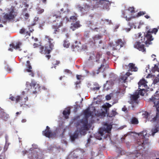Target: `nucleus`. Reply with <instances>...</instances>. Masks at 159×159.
<instances>
[{
  "mask_svg": "<svg viewBox=\"0 0 159 159\" xmlns=\"http://www.w3.org/2000/svg\"><path fill=\"white\" fill-rule=\"evenodd\" d=\"M139 135V138L137 139L135 147L136 149L139 150L142 147L144 148L145 145L149 143L148 138L150 134H147L146 130H143Z\"/></svg>",
  "mask_w": 159,
  "mask_h": 159,
  "instance_id": "1",
  "label": "nucleus"
},
{
  "mask_svg": "<svg viewBox=\"0 0 159 159\" xmlns=\"http://www.w3.org/2000/svg\"><path fill=\"white\" fill-rule=\"evenodd\" d=\"M148 101L150 104H153V107H155L156 109V116L151 121L155 122L159 117V92L156 91L154 95L148 99Z\"/></svg>",
  "mask_w": 159,
  "mask_h": 159,
  "instance_id": "2",
  "label": "nucleus"
},
{
  "mask_svg": "<svg viewBox=\"0 0 159 159\" xmlns=\"http://www.w3.org/2000/svg\"><path fill=\"white\" fill-rule=\"evenodd\" d=\"M85 117L81 120H80L76 123V126H81L80 130V132L81 133L84 130H89V125L88 118L91 115V113L89 109H87L84 111Z\"/></svg>",
  "mask_w": 159,
  "mask_h": 159,
  "instance_id": "3",
  "label": "nucleus"
},
{
  "mask_svg": "<svg viewBox=\"0 0 159 159\" xmlns=\"http://www.w3.org/2000/svg\"><path fill=\"white\" fill-rule=\"evenodd\" d=\"M61 15V12L58 11L52 13L50 17V18H51L52 17L55 16L56 18V20L53 21L54 24L52 26V29L54 30V34L58 32V29L62 26L63 22Z\"/></svg>",
  "mask_w": 159,
  "mask_h": 159,
  "instance_id": "4",
  "label": "nucleus"
},
{
  "mask_svg": "<svg viewBox=\"0 0 159 159\" xmlns=\"http://www.w3.org/2000/svg\"><path fill=\"white\" fill-rule=\"evenodd\" d=\"M25 93L24 91H23L20 96L18 95L15 97L13 96H11L9 98V99L12 101H16V103H20V106H22L23 105L25 104L26 102L28 100V98L27 96L24 97Z\"/></svg>",
  "mask_w": 159,
  "mask_h": 159,
  "instance_id": "5",
  "label": "nucleus"
},
{
  "mask_svg": "<svg viewBox=\"0 0 159 159\" xmlns=\"http://www.w3.org/2000/svg\"><path fill=\"white\" fill-rule=\"evenodd\" d=\"M102 53L101 52H90L88 54V60L91 61L93 63L95 61L97 63H99L102 59Z\"/></svg>",
  "mask_w": 159,
  "mask_h": 159,
  "instance_id": "6",
  "label": "nucleus"
},
{
  "mask_svg": "<svg viewBox=\"0 0 159 159\" xmlns=\"http://www.w3.org/2000/svg\"><path fill=\"white\" fill-rule=\"evenodd\" d=\"M90 16L91 17V20L87 21L86 24L87 26L93 30L98 31V30L99 29V28L97 27L98 25V23L94 22V21L97 19V18L94 17L92 15Z\"/></svg>",
  "mask_w": 159,
  "mask_h": 159,
  "instance_id": "7",
  "label": "nucleus"
},
{
  "mask_svg": "<svg viewBox=\"0 0 159 159\" xmlns=\"http://www.w3.org/2000/svg\"><path fill=\"white\" fill-rule=\"evenodd\" d=\"M106 127L102 128L98 131V135H95V137L99 140H101L102 139V137L104 134V132L106 131L107 133H109L112 128V125L107 124L105 125Z\"/></svg>",
  "mask_w": 159,
  "mask_h": 159,
  "instance_id": "8",
  "label": "nucleus"
},
{
  "mask_svg": "<svg viewBox=\"0 0 159 159\" xmlns=\"http://www.w3.org/2000/svg\"><path fill=\"white\" fill-rule=\"evenodd\" d=\"M9 11V13H6L3 16V19L5 21H10L14 19L17 14V13L14 8H11Z\"/></svg>",
  "mask_w": 159,
  "mask_h": 159,
  "instance_id": "9",
  "label": "nucleus"
},
{
  "mask_svg": "<svg viewBox=\"0 0 159 159\" xmlns=\"http://www.w3.org/2000/svg\"><path fill=\"white\" fill-rule=\"evenodd\" d=\"M53 49V45L52 44L49 47L46 45L44 47L41 46H40L39 47V52L42 54H49Z\"/></svg>",
  "mask_w": 159,
  "mask_h": 159,
  "instance_id": "10",
  "label": "nucleus"
},
{
  "mask_svg": "<svg viewBox=\"0 0 159 159\" xmlns=\"http://www.w3.org/2000/svg\"><path fill=\"white\" fill-rule=\"evenodd\" d=\"M28 158L30 159H38V152L35 149H31L27 152Z\"/></svg>",
  "mask_w": 159,
  "mask_h": 159,
  "instance_id": "11",
  "label": "nucleus"
},
{
  "mask_svg": "<svg viewBox=\"0 0 159 159\" xmlns=\"http://www.w3.org/2000/svg\"><path fill=\"white\" fill-rule=\"evenodd\" d=\"M102 38V36L101 35L98 34H96L92 38L90 39L89 42L93 44H95L98 42L99 44H101L102 43V41L101 40Z\"/></svg>",
  "mask_w": 159,
  "mask_h": 159,
  "instance_id": "12",
  "label": "nucleus"
},
{
  "mask_svg": "<svg viewBox=\"0 0 159 159\" xmlns=\"http://www.w3.org/2000/svg\"><path fill=\"white\" fill-rule=\"evenodd\" d=\"M147 32L144 33V35L145 36L146 40V44H151V42L153 40V38L150 33V30H146Z\"/></svg>",
  "mask_w": 159,
  "mask_h": 159,
  "instance_id": "13",
  "label": "nucleus"
},
{
  "mask_svg": "<svg viewBox=\"0 0 159 159\" xmlns=\"http://www.w3.org/2000/svg\"><path fill=\"white\" fill-rule=\"evenodd\" d=\"M139 95L138 93L135 92V93L131 95L130 97V103H136L138 104V99L139 98Z\"/></svg>",
  "mask_w": 159,
  "mask_h": 159,
  "instance_id": "14",
  "label": "nucleus"
},
{
  "mask_svg": "<svg viewBox=\"0 0 159 159\" xmlns=\"http://www.w3.org/2000/svg\"><path fill=\"white\" fill-rule=\"evenodd\" d=\"M119 45H120V48L123 47L124 45V42L121 39H118L116 41L115 44L113 45V49L114 50L117 49V46Z\"/></svg>",
  "mask_w": 159,
  "mask_h": 159,
  "instance_id": "15",
  "label": "nucleus"
},
{
  "mask_svg": "<svg viewBox=\"0 0 159 159\" xmlns=\"http://www.w3.org/2000/svg\"><path fill=\"white\" fill-rule=\"evenodd\" d=\"M134 46L135 48H137L139 51H141L142 52H144L145 51L144 45L141 44V43L139 42H137L135 43Z\"/></svg>",
  "mask_w": 159,
  "mask_h": 159,
  "instance_id": "16",
  "label": "nucleus"
},
{
  "mask_svg": "<svg viewBox=\"0 0 159 159\" xmlns=\"http://www.w3.org/2000/svg\"><path fill=\"white\" fill-rule=\"evenodd\" d=\"M27 68L28 69H25L24 70L25 72H30V75H31L32 76H34V74L32 72V70H31L32 68L30 65V61H26V65Z\"/></svg>",
  "mask_w": 159,
  "mask_h": 159,
  "instance_id": "17",
  "label": "nucleus"
},
{
  "mask_svg": "<svg viewBox=\"0 0 159 159\" xmlns=\"http://www.w3.org/2000/svg\"><path fill=\"white\" fill-rule=\"evenodd\" d=\"M147 82L144 79H142L140 80L138 83L139 89H141V88H147L148 86L147 85Z\"/></svg>",
  "mask_w": 159,
  "mask_h": 159,
  "instance_id": "18",
  "label": "nucleus"
},
{
  "mask_svg": "<svg viewBox=\"0 0 159 159\" xmlns=\"http://www.w3.org/2000/svg\"><path fill=\"white\" fill-rule=\"evenodd\" d=\"M146 14V12L145 11H140L139 12L138 14L136 16H132L131 17L129 18H128L127 16H124V17L126 19V20L127 21H130L132 18H135V17H139L142 15H145Z\"/></svg>",
  "mask_w": 159,
  "mask_h": 159,
  "instance_id": "19",
  "label": "nucleus"
},
{
  "mask_svg": "<svg viewBox=\"0 0 159 159\" xmlns=\"http://www.w3.org/2000/svg\"><path fill=\"white\" fill-rule=\"evenodd\" d=\"M99 4H102L104 7L106 8L109 7V5H110L109 1L107 0H100Z\"/></svg>",
  "mask_w": 159,
  "mask_h": 159,
  "instance_id": "20",
  "label": "nucleus"
},
{
  "mask_svg": "<svg viewBox=\"0 0 159 159\" xmlns=\"http://www.w3.org/2000/svg\"><path fill=\"white\" fill-rule=\"evenodd\" d=\"M26 85H30V86H31V89H32V88H33V89H35V91H34L33 92V93L34 94H36L37 93V90H36L37 88L35 87L36 86L38 87V90L40 89V87H39V86L36 85V84L32 82L30 84L29 83H27Z\"/></svg>",
  "mask_w": 159,
  "mask_h": 159,
  "instance_id": "21",
  "label": "nucleus"
},
{
  "mask_svg": "<svg viewBox=\"0 0 159 159\" xmlns=\"http://www.w3.org/2000/svg\"><path fill=\"white\" fill-rule=\"evenodd\" d=\"M81 26L80 24L79 21H77L75 23L71 24L70 28L73 31L75 30L76 28H78Z\"/></svg>",
  "mask_w": 159,
  "mask_h": 159,
  "instance_id": "22",
  "label": "nucleus"
},
{
  "mask_svg": "<svg viewBox=\"0 0 159 159\" xmlns=\"http://www.w3.org/2000/svg\"><path fill=\"white\" fill-rule=\"evenodd\" d=\"M42 133L43 135L48 138H50L52 135V132L50 129L43 131Z\"/></svg>",
  "mask_w": 159,
  "mask_h": 159,
  "instance_id": "23",
  "label": "nucleus"
},
{
  "mask_svg": "<svg viewBox=\"0 0 159 159\" xmlns=\"http://www.w3.org/2000/svg\"><path fill=\"white\" fill-rule=\"evenodd\" d=\"M45 40L46 41H47L49 43V45H48L49 47L50 46L51 44L53 45V48L54 47V44L52 42L53 41V39H52L48 35H45Z\"/></svg>",
  "mask_w": 159,
  "mask_h": 159,
  "instance_id": "24",
  "label": "nucleus"
},
{
  "mask_svg": "<svg viewBox=\"0 0 159 159\" xmlns=\"http://www.w3.org/2000/svg\"><path fill=\"white\" fill-rule=\"evenodd\" d=\"M139 122L137 118L134 117H132L129 122V123L130 124L134 125L138 124Z\"/></svg>",
  "mask_w": 159,
  "mask_h": 159,
  "instance_id": "25",
  "label": "nucleus"
},
{
  "mask_svg": "<svg viewBox=\"0 0 159 159\" xmlns=\"http://www.w3.org/2000/svg\"><path fill=\"white\" fill-rule=\"evenodd\" d=\"M138 38L139 39V40L141 43H144L146 44V40L144 35L143 36H142V34L140 33L138 34Z\"/></svg>",
  "mask_w": 159,
  "mask_h": 159,
  "instance_id": "26",
  "label": "nucleus"
},
{
  "mask_svg": "<svg viewBox=\"0 0 159 159\" xmlns=\"http://www.w3.org/2000/svg\"><path fill=\"white\" fill-rule=\"evenodd\" d=\"M70 113V109L67 108L64 110L63 112V114L64 116L66 118H68V116Z\"/></svg>",
  "mask_w": 159,
  "mask_h": 159,
  "instance_id": "27",
  "label": "nucleus"
},
{
  "mask_svg": "<svg viewBox=\"0 0 159 159\" xmlns=\"http://www.w3.org/2000/svg\"><path fill=\"white\" fill-rule=\"evenodd\" d=\"M81 46V43L80 41H76L72 45V47L73 48H76L78 49Z\"/></svg>",
  "mask_w": 159,
  "mask_h": 159,
  "instance_id": "28",
  "label": "nucleus"
},
{
  "mask_svg": "<svg viewBox=\"0 0 159 159\" xmlns=\"http://www.w3.org/2000/svg\"><path fill=\"white\" fill-rule=\"evenodd\" d=\"M139 89V90L138 91H136V92L138 93L139 96L140 95L142 96H143L146 92V90L145 88H141V89Z\"/></svg>",
  "mask_w": 159,
  "mask_h": 159,
  "instance_id": "29",
  "label": "nucleus"
},
{
  "mask_svg": "<svg viewBox=\"0 0 159 159\" xmlns=\"http://www.w3.org/2000/svg\"><path fill=\"white\" fill-rule=\"evenodd\" d=\"M68 4H67L65 3L63 5V7H66V9L65 10H64V9L63 8H62L61 9V11H63V13H65L66 12H69L70 11V10L68 8Z\"/></svg>",
  "mask_w": 159,
  "mask_h": 159,
  "instance_id": "30",
  "label": "nucleus"
},
{
  "mask_svg": "<svg viewBox=\"0 0 159 159\" xmlns=\"http://www.w3.org/2000/svg\"><path fill=\"white\" fill-rule=\"evenodd\" d=\"M79 133L77 131L75 132L74 134L70 136L71 140L72 141H74L75 139H77L78 137Z\"/></svg>",
  "mask_w": 159,
  "mask_h": 159,
  "instance_id": "31",
  "label": "nucleus"
},
{
  "mask_svg": "<svg viewBox=\"0 0 159 159\" xmlns=\"http://www.w3.org/2000/svg\"><path fill=\"white\" fill-rule=\"evenodd\" d=\"M129 69L131 70L134 71H136L137 70V68L135 67V65L132 63H130L129 64Z\"/></svg>",
  "mask_w": 159,
  "mask_h": 159,
  "instance_id": "32",
  "label": "nucleus"
},
{
  "mask_svg": "<svg viewBox=\"0 0 159 159\" xmlns=\"http://www.w3.org/2000/svg\"><path fill=\"white\" fill-rule=\"evenodd\" d=\"M103 66V65H101V66L99 67L98 69L93 70L92 72V75L93 76H94L96 74H98L100 72L99 70H100L102 68Z\"/></svg>",
  "mask_w": 159,
  "mask_h": 159,
  "instance_id": "33",
  "label": "nucleus"
},
{
  "mask_svg": "<svg viewBox=\"0 0 159 159\" xmlns=\"http://www.w3.org/2000/svg\"><path fill=\"white\" fill-rule=\"evenodd\" d=\"M146 30H150V32L151 34L153 33L155 34H156L158 31V29L157 28H154L152 29H149V27L148 26H147L146 27Z\"/></svg>",
  "mask_w": 159,
  "mask_h": 159,
  "instance_id": "34",
  "label": "nucleus"
},
{
  "mask_svg": "<svg viewBox=\"0 0 159 159\" xmlns=\"http://www.w3.org/2000/svg\"><path fill=\"white\" fill-rule=\"evenodd\" d=\"M127 77L126 75L121 76V77L119 79V81L122 83H125V81L127 80Z\"/></svg>",
  "mask_w": 159,
  "mask_h": 159,
  "instance_id": "35",
  "label": "nucleus"
},
{
  "mask_svg": "<svg viewBox=\"0 0 159 159\" xmlns=\"http://www.w3.org/2000/svg\"><path fill=\"white\" fill-rule=\"evenodd\" d=\"M27 8H24L23 9V14H25L24 16L26 20L28 19L29 17V15L27 13H24V12H25L27 11Z\"/></svg>",
  "mask_w": 159,
  "mask_h": 159,
  "instance_id": "36",
  "label": "nucleus"
},
{
  "mask_svg": "<svg viewBox=\"0 0 159 159\" xmlns=\"http://www.w3.org/2000/svg\"><path fill=\"white\" fill-rule=\"evenodd\" d=\"M77 15L76 13H75L74 15L73 16H71L70 17V21H72L73 22L76 21L77 20Z\"/></svg>",
  "mask_w": 159,
  "mask_h": 159,
  "instance_id": "37",
  "label": "nucleus"
},
{
  "mask_svg": "<svg viewBox=\"0 0 159 159\" xmlns=\"http://www.w3.org/2000/svg\"><path fill=\"white\" fill-rule=\"evenodd\" d=\"M152 134L154 136V134L158 131H159V126L158 127H155L154 128L152 129Z\"/></svg>",
  "mask_w": 159,
  "mask_h": 159,
  "instance_id": "38",
  "label": "nucleus"
},
{
  "mask_svg": "<svg viewBox=\"0 0 159 159\" xmlns=\"http://www.w3.org/2000/svg\"><path fill=\"white\" fill-rule=\"evenodd\" d=\"M142 115L143 118L147 119L149 115V113L147 111H144L143 112Z\"/></svg>",
  "mask_w": 159,
  "mask_h": 159,
  "instance_id": "39",
  "label": "nucleus"
},
{
  "mask_svg": "<svg viewBox=\"0 0 159 159\" xmlns=\"http://www.w3.org/2000/svg\"><path fill=\"white\" fill-rule=\"evenodd\" d=\"M117 113L115 110H112L110 114H108L110 117H112L116 115Z\"/></svg>",
  "mask_w": 159,
  "mask_h": 159,
  "instance_id": "40",
  "label": "nucleus"
},
{
  "mask_svg": "<svg viewBox=\"0 0 159 159\" xmlns=\"http://www.w3.org/2000/svg\"><path fill=\"white\" fill-rule=\"evenodd\" d=\"M25 32H26V34L29 36L30 35V33H29L28 31H26V30L24 28L21 29L20 31V33L21 34L25 33Z\"/></svg>",
  "mask_w": 159,
  "mask_h": 159,
  "instance_id": "41",
  "label": "nucleus"
},
{
  "mask_svg": "<svg viewBox=\"0 0 159 159\" xmlns=\"http://www.w3.org/2000/svg\"><path fill=\"white\" fill-rule=\"evenodd\" d=\"M63 45L64 47L68 48L70 45V43H69L68 41L65 40L64 41V43Z\"/></svg>",
  "mask_w": 159,
  "mask_h": 159,
  "instance_id": "42",
  "label": "nucleus"
},
{
  "mask_svg": "<svg viewBox=\"0 0 159 159\" xmlns=\"http://www.w3.org/2000/svg\"><path fill=\"white\" fill-rule=\"evenodd\" d=\"M128 10L132 13H134L135 12L134 8L133 7H130L128 9Z\"/></svg>",
  "mask_w": 159,
  "mask_h": 159,
  "instance_id": "43",
  "label": "nucleus"
},
{
  "mask_svg": "<svg viewBox=\"0 0 159 159\" xmlns=\"http://www.w3.org/2000/svg\"><path fill=\"white\" fill-rule=\"evenodd\" d=\"M133 25V24L132 23H131L130 22H129L128 23V25L130 27V28L128 29H125V30L127 32H129L131 28V26Z\"/></svg>",
  "mask_w": 159,
  "mask_h": 159,
  "instance_id": "44",
  "label": "nucleus"
},
{
  "mask_svg": "<svg viewBox=\"0 0 159 159\" xmlns=\"http://www.w3.org/2000/svg\"><path fill=\"white\" fill-rule=\"evenodd\" d=\"M10 46L12 48H10L8 49V50L9 51H12V48L15 49V45H14V44L12 43L11 44H10Z\"/></svg>",
  "mask_w": 159,
  "mask_h": 159,
  "instance_id": "45",
  "label": "nucleus"
},
{
  "mask_svg": "<svg viewBox=\"0 0 159 159\" xmlns=\"http://www.w3.org/2000/svg\"><path fill=\"white\" fill-rule=\"evenodd\" d=\"M44 11V10L43 9L39 8L38 10L37 13L39 14H41L43 13Z\"/></svg>",
  "mask_w": 159,
  "mask_h": 159,
  "instance_id": "46",
  "label": "nucleus"
},
{
  "mask_svg": "<svg viewBox=\"0 0 159 159\" xmlns=\"http://www.w3.org/2000/svg\"><path fill=\"white\" fill-rule=\"evenodd\" d=\"M104 108L106 113L109 114L108 113L109 110V108L106 107V106H104Z\"/></svg>",
  "mask_w": 159,
  "mask_h": 159,
  "instance_id": "47",
  "label": "nucleus"
},
{
  "mask_svg": "<svg viewBox=\"0 0 159 159\" xmlns=\"http://www.w3.org/2000/svg\"><path fill=\"white\" fill-rule=\"evenodd\" d=\"M28 30L30 31L29 32L30 33V32H32L34 31V30L32 27V26L31 25H29L28 26Z\"/></svg>",
  "mask_w": 159,
  "mask_h": 159,
  "instance_id": "48",
  "label": "nucleus"
},
{
  "mask_svg": "<svg viewBox=\"0 0 159 159\" xmlns=\"http://www.w3.org/2000/svg\"><path fill=\"white\" fill-rule=\"evenodd\" d=\"M21 45V43H17L16 45H15V49H18L20 48V45Z\"/></svg>",
  "mask_w": 159,
  "mask_h": 159,
  "instance_id": "49",
  "label": "nucleus"
},
{
  "mask_svg": "<svg viewBox=\"0 0 159 159\" xmlns=\"http://www.w3.org/2000/svg\"><path fill=\"white\" fill-rule=\"evenodd\" d=\"M101 65H103V66H102V68L99 70L100 72H103L105 70V67H104L105 66L104 65V63L103 64H102Z\"/></svg>",
  "mask_w": 159,
  "mask_h": 159,
  "instance_id": "50",
  "label": "nucleus"
},
{
  "mask_svg": "<svg viewBox=\"0 0 159 159\" xmlns=\"http://www.w3.org/2000/svg\"><path fill=\"white\" fill-rule=\"evenodd\" d=\"M106 98L107 100H109L111 99V97L109 95H107L106 96Z\"/></svg>",
  "mask_w": 159,
  "mask_h": 159,
  "instance_id": "51",
  "label": "nucleus"
},
{
  "mask_svg": "<svg viewBox=\"0 0 159 159\" xmlns=\"http://www.w3.org/2000/svg\"><path fill=\"white\" fill-rule=\"evenodd\" d=\"M53 63H54V65H58L60 63V61H55L53 62Z\"/></svg>",
  "mask_w": 159,
  "mask_h": 159,
  "instance_id": "52",
  "label": "nucleus"
},
{
  "mask_svg": "<svg viewBox=\"0 0 159 159\" xmlns=\"http://www.w3.org/2000/svg\"><path fill=\"white\" fill-rule=\"evenodd\" d=\"M82 77V76L81 75H76V77L77 78V80H80L81 79V78Z\"/></svg>",
  "mask_w": 159,
  "mask_h": 159,
  "instance_id": "53",
  "label": "nucleus"
},
{
  "mask_svg": "<svg viewBox=\"0 0 159 159\" xmlns=\"http://www.w3.org/2000/svg\"><path fill=\"white\" fill-rule=\"evenodd\" d=\"M100 89V87H95L93 88L92 90L93 91H95V90H99Z\"/></svg>",
  "mask_w": 159,
  "mask_h": 159,
  "instance_id": "54",
  "label": "nucleus"
},
{
  "mask_svg": "<svg viewBox=\"0 0 159 159\" xmlns=\"http://www.w3.org/2000/svg\"><path fill=\"white\" fill-rule=\"evenodd\" d=\"M122 111H125L127 110V108L125 106H124V107L122 108Z\"/></svg>",
  "mask_w": 159,
  "mask_h": 159,
  "instance_id": "55",
  "label": "nucleus"
},
{
  "mask_svg": "<svg viewBox=\"0 0 159 159\" xmlns=\"http://www.w3.org/2000/svg\"><path fill=\"white\" fill-rule=\"evenodd\" d=\"M92 138V136L91 135L90 136V137L87 140V143H89L91 141V138Z\"/></svg>",
  "mask_w": 159,
  "mask_h": 159,
  "instance_id": "56",
  "label": "nucleus"
},
{
  "mask_svg": "<svg viewBox=\"0 0 159 159\" xmlns=\"http://www.w3.org/2000/svg\"><path fill=\"white\" fill-rule=\"evenodd\" d=\"M157 68L155 66L153 67L152 69V71L154 72L156 70Z\"/></svg>",
  "mask_w": 159,
  "mask_h": 159,
  "instance_id": "57",
  "label": "nucleus"
},
{
  "mask_svg": "<svg viewBox=\"0 0 159 159\" xmlns=\"http://www.w3.org/2000/svg\"><path fill=\"white\" fill-rule=\"evenodd\" d=\"M111 105L109 104V103H107V106H106V107L109 108L110 107H111Z\"/></svg>",
  "mask_w": 159,
  "mask_h": 159,
  "instance_id": "58",
  "label": "nucleus"
},
{
  "mask_svg": "<svg viewBox=\"0 0 159 159\" xmlns=\"http://www.w3.org/2000/svg\"><path fill=\"white\" fill-rule=\"evenodd\" d=\"M7 70L9 72H10L11 71V70L10 67L8 66L7 68Z\"/></svg>",
  "mask_w": 159,
  "mask_h": 159,
  "instance_id": "59",
  "label": "nucleus"
},
{
  "mask_svg": "<svg viewBox=\"0 0 159 159\" xmlns=\"http://www.w3.org/2000/svg\"><path fill=\"white\" fill-rule=\"evenodd\" d=\"M64 72H66V73H70V71L68 69H66L64 70Z\"/></svg>",
  "mask_w": 159,
  "mask_h": 159,
  "instance_id": "60",
  "label": "nucleus"
},
{
  "mask_svg": "<svg viewBox=\"0 0 159 159\" xmlns=\"http://www.w3.org/2000/svg\"><path fill=\"white\" fill-rule=\"evenodd\" d=\"M38 46H39L38 44L34 43L33 44V46L34 48H36V47H38Z\"/></svg>",
  "mask_w": 159,
  "mask_h": 159,
  "instance_id": "61",
  "label": "nucleus"
},
{
  "mask_svg": "<svg viewBox=\"0 0 159 159\" xmlns=\"http://www.w3.org/2000/svg\"><path fill=\"white\" fill-rule=\"evenodd\" d=\"M24 5L26 7H27V8L29 6V5L28 4H27L26 2H24Z\"/></svg>",
  "mask_w": 159,
  "mask_h": 159,
  "instance_id": "62",
  "label": "nucleus"
},
{
  "mask_svg": "<svg viewBox=\"0 0 159 159\" xmlns=\"http://www.w3.org/2000/svg\"><path fill=\"white\" fill-rule=\"evenodd\" d=\"M46 56L47 58H48V59H49L51 57V55H46Z\"/></svg>",
  "mask_w": 159,
  "mask_h": 159,
  "instance_id": "63",
  "label": "nucleus"
},
{
  "mask_svg": "<svg viewBox=\"0 0 159 159\" xmlns=\"http://www.w3.org/2000/svg\"><path fill=\"white\" fill-rule=\"evenodd\" d=\"M85 7L86 8L89 9L90 8V6L89 5H86Z\"/></svg>",
  "mask_w": 159,
  "mask_h": 159,
  "instance_id": "64",
  "label": "nucleus"
}]
</instances>
